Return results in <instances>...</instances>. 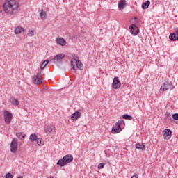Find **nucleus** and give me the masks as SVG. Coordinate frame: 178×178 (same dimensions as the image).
Instances as JSON below:
<instances>
[{"mask_svg":"<svg viewBox=\"0 0 178 178\" xmlns=\"http://www.w3.org/2000/svg\"><path fill=\"white\" fill-rule=\"evenodd\" d=\"M76 66L79 70H83L84 69V66L83 65V63L80 61H76Z\"/></svg>","mask_w":178,"mask_h":178,"instance_id":"nucleus-21","label":"nucleus"},{"mask_svg":"<svg viewBox=\"0 0 178 178\" xmlns=\"http://www.w3.org/2000/svg\"><path fill=\"white\" fill-rule=\"evenodd\" d=\"M36 34L35 30L33 29H30L29 31L28 32V36L29 37H34V35Z\"/></svg>","mask_w":178,"mask_h":178,"instance_id":"nucleus-26","label":"nucleus"},{"mask_svg":"<svg viewBox=\"0 0 178 178\" xmlns=\"http://www.w3.org/2000/svg\"><path fill=\"white\" fill-rule=\"evenodd\" d=\"M48 63H49V60H44L43 63H42V64L40 65V69L41 70H42L43 69L45 68V66H47V65H48Z\"/></svg>","mask_w":178,"mask_h":178,"instance_id":"nucleus-24","label":"nucleus"},{"mask_svg":"<svg viewBox=\"0 0 178 178\" xmlns=\"http://www.w3.org/2000/svg\"><path fill=\"white\" fill-rule=\"evenodd\" d=\"M63 58H65V54H59L54 56V58H53V60L54 63H56L57 65H58L59 63H62V60H63Z\"/></svg>","mask_w":178,"mask_h":178,"instance_id":"nucleus-7","label":"nucleus"},{"mask_svg":"<svg viewBox=\"0 0 178 178\" xmlns=\"http://www.w3.org/2000/svg\"><path fill=\"white\" fill-rule=\"evenodd\" d=\"M71 66H72L73 70H76V65H74L73 60H71Z\"/></svg>","mask_w":178,"mask_h":178,"instance_id":"nucleus-29","label":"nucleus"},{"mask_svg":"<svg viewBox=\"0 0 178 178\" xmlns=\"http://www.w3.org/2000/svg\"><path fill=\"white\" fill-rule=\"evenodd\" d=\"M56 44L60 45L61 47H65L66 45V40L63 38H58L56 40Z\"/></svg>","mask_w":178,"mask_h":178,"instance_id":"nucleus-14","label":"nucleus"},{"mask_svg":"<svg viewBox=\"0 0 178 178\" xmlns=\"http://www.w3.org/2000/svg\"><path fill=\"white\" fill-rule=\"evenodd\" d=\"M16 136L19 140H22V138L26 137V134L23 132L17 133Z\"/></svg>","mask_w":178,"mask_h":178,"instance_id":"nucleus-23","label":"nucleus"},{"mask_svg":"<svg viewBox=\"0 0 178 178\" xmlns=\"http://www.w3.org/2000/svg\"><path fill=\"white\" fill-rule=\"evenodd\" d=\"M17 149H19V140L14 138L10 143V151L12 154H16Z\"/></svg>","mask_w":178,"mask_h":178,"instance_id":"nucleus-3","label":"nucleus"},{"mask_svg":"<svg viewBox=\"0 0 178 178\" xmlns=\"http://www.w3.org/2000/svg\"><path fill=\"white\" fill-rule=\"evenodd\" d=\"M41 77H42V74L41 72H38L37 75L33 76V83L35 84H42V79H41Z\"/></svg>","mask_w":178,"mask_h":178,"instance_id":"nucleus-6","label":"nucleus"},{"mask_svg":"<svg viewBox=\"0 0 178 178\" xmlns=\"http://www.w3.org/2000/svg\"><path fill=\"white\" fill-rule=\"evenodd\" d=\"M172 118L175 120H178V113H175L172 115Z\"/></svg>","mask_w":178,"mask_h":178,"instance_id":"nucleus-33","label":"nucleus"},{"mask_svg":"<svg viewBox=\"0 0 178 178\" xmlns=\"http://www.w3.org/2000/svg\"><path fill=\"white\" fill-rule=\"evenodd\" d=\"M10 102H11V104L13 105H14L15 106H17V105H19V104H20V102L17 99H16L13 97L11 99Z\"/></svg>","mask_w":178,"mask_h":178,"instance_id":"nucleus-22","label":"nucleus"},{"mask_svg":"<svg viewBox=\"0 0 178 178\" xmlns=\"http://www.w3.org/2000/svg\"><path fill=\"white\" fill-rule=\"evenodd\" d=\"M136 148L137 149H142V151H145V145L143 143H137L136 144Z\"/></svg>","mask_w":178,"mask_h":178,"instance_id":"nucleus-16","label":"nucleus"},{"mask_svg":"<svg viewBox=\"0 0 178 178\" xmlns=\"http://www.w3.org/2000/svg\"><path fill=\"white\" fill-rule=\"evenodd\" d=\"M6 178H13V175H12L10 172H8L6 175Z\"/></svg>","mask_w":178,"mask_h":178,"instance_id":"nucleus-31","label":"nucleus"},{"mask_svg":"<svg viewBox=\"0 0 178 178\" xmlns=\"http://www.w3.org/2000/svg\"><path fill=\"white\" fill-rule=\"evenodd\" d=\"M174 34H176V35L178 37V29L175 30V33Z\"/></svg>","mask_w":178,"mask_h":178,"instance_id":"nucleus-35","label":"nucleus"},{"mask_svg":"<svg viewBox=\"0 0 178 178\" xmlns=\"http://www.w3.org/2000/svg\"><path fill=\"white\" fill-rule=\"evenodd\" d=\"M3 10L8 15H16L19 10V3L15 0H7L3 5Z\"/></svg>","mask_w":178,"mask_h":178,"instance_id":"nucleus-1","label":"nucleus"},{"mask_svg":"<svg viewBox=\"0 0 178 178\" xmlns=\"http://www.w3.org/2000/svg\"><path fill=\"white\" fill-rule=\"evenodd\" d=\"M122 131V128L120 127V125H118V124H115V126H113L112 127L111 129V133L113 134H118V133H120Z\"/></svg>","mask_w":178,"mask_h":178,"instance_id":"nucleus-12","label":"nucleus"},{"mask_svg":"<svg viewBox=\"0 0 178 178\" xmlns=\"http://www.w3.org/2000/svg\"><path fill=\"white\" fill-rule=\"evenodd\" d=\"M44 131L47 134L54 131V125H47L44 127Z\"/></svg>","mask_w":178,"mask_h":178,"instance_id":"nucleus-15","label":"nucleus"},{"mask_svg":"<svg viewBox=\"0 0 178 178\" xmlns=\"http://www.w3.org/2000/svg\"><path fill=\"white\" fill-rule=\"evenodd\" d=\"M149 5H151V1H149V0H147L142 4V8L148 9V6H149Z\"/></svg>","mask_w":178,"mask_h":178,"instance_id":"nucleus-20","label":"nucleus"},{"mask_svg":"<svg viewBox=\"0 0 178 178\" xmlns=\"http://www.w3.org/2000/svg\"><path fill=\"white\" fill-rule=\"evenodd\" d=\"M40 17L42 20H45L47 19V12L44 10L40 11Z\"/></svg>","mask_w":178,"mask_h":178,"instance_id":"nucleus-18","label":"nucleus"},{"mask_svg":"<svg viewBox=\"0 0 178 178\" xmlns=\"http://www.w3.org/2000/svg\"><path fill=\"white\" fill-rule=\"evenodd\" d=\"M24 31H26L24 28L20 25H18L15 26L14 33L15 34V35H20V34H23Z\"/></svg>","mask_w":178,"mask_h":178,"instance_id":"nucleus-9","label":"nucleus"},{"mask_svg":"<svg viewBox=\"0 0 178 178\" xmlns=\"http://www.w3.org/2000/svg\"><path fill=\"white\" fill-rule=\"evenodd\" d=\"M126 6V0H120L118 3V8L119 9H124Z\"/></svg>","mask_w":178,"mask_h":178,"instance_id":"nucleus-17","label":"nucleus"},{"mask_svg":"<svg viewBox=\"0 0 178 178\" xmlns=\"http://www.w3.org/2000/svg\"><path fill=\"white\" fill-rule=\"evenodd\" d=\"M38 138H37V135L35 134H32L30 135L29 140L31 143H34V141H37Z\"/></svg>","mask_w":178,"mask_h":178,"instance_id":"nucleus-19","label":"nucleus"},{"mask_svg":"<svg viewBox=\"0 0 178 178\" xmlns=\"http://www.w3.org/2000/svg\"><path fill=\"white\" fill-rule=\"evenodd\" d=\"M131 178H138V175L137 174H135Z\"/></svg>","mask_w":178,"mask_h":178,"instance_id":"nucleus-34","label":"nucleus"},{"mask_svg":"<svg viewBox=\"0 0 178 178\" xmlns=\"http://www.w3.org/2000/svg\"><path fill=\"white\" fill-rule=\"evenodd\" d=\"M3 118L4 122H6L7 124H10L12 122V119L13 118V115H12L11 113L8 111H4Z\"/></svg>","mask_w":178,"mask_h":178,"instance_id":"nucleus-5","label":"nucleus"},{"mask_svg":"<svg viewBox=\"0 0 178 178\" xmlns=\"http://www.w3.org/2000/svg\"><path fill=\"white\" fill-rule=\"evenodd\" d=\"M73 161V156L72 154H67L63 156V159H60L57 162V165L59 166H65L67 163H70Z\"/></svg>","mask_w":178,"mask_h":178,"instance_id":"nucleus-2","label":"nucleus"},{"mask_svg":"<svg viewBox=\"0 0 178 178\" xmlns=\"http://www.w3.org/2000/svg\"><path fill=\"white\" fill-rule=\"evenodd\" d=\"M175 88V86L172 84L170 82H164L161 86V91H168L170 90V91H172Z\"/></svg>","mask_w":178,"mask_h":178,"instance_id":"nucleus-4","label":"nucleus"},{"mask_svg":"<svg viewBox=\"0 0 178 178\" xmlns=\"http://www.w3.org/2000/svg\"><path fill=\"white\" fill-rule=\"evenodd\" d=\"M36 143H37L38 145H44V142L42 141V139H41V138H38L36 140Z\"/></svg>","mask_w":178,"mask_h":178,"instance_id":"nucleus-27","label":"nucleus"},{"mask_svg":"<svg viewBox=\"0 0 178 178\" xmlns=\"http://www.w3.org/2000/svg\"><path fill=\"white\" fill-rule=\"evenodd\" d=\"M163 136L165 140H170V137H172V131H170V129H165L163 131Z\"/></svg>","mask_w":178,"mask_h":178,"instance_id":"nucleus-11","label":"nucleus"},{"mask_svg":"<svg viewBox=\"0 0 178 178\" xmlns=\"http://www.w3.org/2000/svg\"><path fill=\"white\" fill-rule=\"evenodd\" d=\"M72 56H73L74 60L76 61V63L80 62V60H79V56L74 54V55H72Z\"/></svg>","mask_w":178,"mask_h":178,"instance_id":"nucleus-28","label":"nucleus"},{"mask_svg":"<svg viewBox=\"0 0 178 178\" xmlns=\"http://www.w3.org/2000/svg\"><path fill=\"white\" fill-rule=\"evenodd\" d=\"M81 118V113L80 111H76L71 115V119L74 122L77 120V119H80Z\"/></svg>","mask_w":178,"mask_h":178,"instance_id":"nucleus-13","label":"nucleus"},{"mask_svg":"<svg viewBox=\"0 0 178 178\" xmlns=\"http://www.w3.org/2000/svg\"><path fill=\"white\" fill-rule=\"evenodd\" d=\"M122 118L126 120H133V117L129 114H124L122 115Z\"/></svg>","mask_w":178,"mask_h":178,"instance_id":"nucleus-25","label":"nucleus"},{"mask_svg":"<svg viewBox=\"0 0 178 178\" xmlns=\"http://www.w3.org/2000/svg\"><path fill=\"white\" fill-rule=\"evenodd\" d=\"M129 29L131 34H133L134 35H137V34H138V27H137L136 24H131L129 26Z\"/></svg>","mask_w":178,"mask_h":178,"instance_id":"nucleus-10","label":"nucleus"},{"mask_svg":"<svg viewBox=\"0 0 178 178\" xmlns=\"http://www.w3.org/2000/svg\"><path fill=\"white\" fill-rule=\"evenodd\" d=\"M123 123H124V121H123V120H119L118 122H117L115 123V124L120 126V125L123 124Z\"/></svg>","mask_w":178,"mask_h":178,"instance_id":"nucleus-30","label":"nucleus"},{"mask_svg":"<svg viewBox=\"0 0 178 178\" xmlns=\"http://www.w3.org/2000/svg\"><path fill=\"white\" fill-rule=\"evenodd\" d=\"M104 166H105V163H99L98 165V168L99 169H104Z\"/></svg>","mask_w":178,"mask_h":178,"instance_id":"nucleus-32","label":"nucleus"},{"mask_svg":"<svg viewBox=\"0 0 178 178\" xmlns=\"http://www.w3.org/2000/svg\"><path fill=\"white\" fill-rule=\"evenodd\" d=\"M122 86V83H120V81H119V77H114L113 79V88L115 90H118V88H120V86Z\"/></svg>","mask_w":178,"mask_h":178,"instance_id":"nucleus-8","label":"nucleus"}]
</instances>
